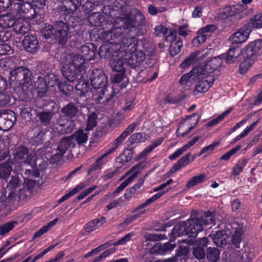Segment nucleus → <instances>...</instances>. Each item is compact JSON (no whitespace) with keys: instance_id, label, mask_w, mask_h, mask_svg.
Wrapping results in <instances>:
<instances>
[{"instance_id":"nucleus-1","label":"nucleus","mask_w":262,"mask_h":262,"mask_svg":"<svg viewBox=\"0 0 262 262\" xmlns=\"http://www.w3.org/2000/svg\"><path fill=\"white\" fill-rule=\"evenodd\" d=\"M64 19L67 21L66 17ZM43 35L46 39H54L61 45L66 44L69 40V46L73 49L79 48L83 40L80 32L76 31L74 28H70L67 22L61 20L56 21L55 27L50 25H48Z\"/></svg>"},{"instance_id":"nucleus-2","label":"nucleus","mask_w":262,"mask_h":262,"mask_svg":"<svg viewBox=\"0 0 262 262\" xmlns=\"http://www.w3.org/2000/svg\"><path fill=\"white\" fill-rule=\"evenodd\" d=\"M145 18L142 13L137 9H132L127 13H123L121 16L113 21L112 28L116 31L122 29L134 28L137 36H143L146 33Z\"/></svg>"},{"instance_id":"nucleus-3","label":"nucleus","mask_w":262,"mask_h":262,"mask_svg":"<svg viewBox=\"0 0 262 262\" xmlns=\"http://www.w3.org/2000/svg\"><path fill=\"white\" fill-rule=\"evenodd\" d=\"M205 222L201 219H193V214L186 221L176 225L170 233L168 234L170 242H174L177 237L186 235L194 238L198 233L203 231V225Z\"/></svg>"},{"instance_id":"nucleus-4","label":"nucleus","mask_w":262,"mask_h":262,"mask_svg":"<svg viewBox=\"0 0 262 262\" xmlns=\"http://www.w3.org/2000/svg\"><path fill=\"white\" fill-rule=\"evenodd\" d=\"M121 31H116L115 29L109 31H104L102 34V38L107 43L102 45L97 52V56L101 58L108 59L110 61L117 56L120 53L116 40L119 41L118 38L121 36Z\"/></svg>"},{"instance_id":"nucleus-5","label":"nucleus","mask_w":262,"mask_h":262,"mask_svg":"<svg viewBox=\"0 0 262 262\" xmlns=\"http://www.w3.org/2000/svg\"><path fill=\"white\" fill-rule=\"evenodd\" d=\"M262 49V39H255L246 45L243 50V61L240 63L238 71L245 74L260 55Z\"/></svg>"},{"instance_id":"nucleus-6","label":"nucleus","mask_w":262,"mask_h":262,"mask_svg":"<svg viewBox=\"0 0 262 262\" xmlns=\"http://www.w3.org/2000/svg\"><path fill=\"white\" fill-rule=\"evenodd\" d=\"M89 79L94 90L93 92V99L97 103H100V100L108 91V89L111 90L112 92L114 91V87H109L107 85L108 83L107 77L103 71L101 70L96 69L91 73Z\"/></svg>"},{"instance_id":"nucleus-7","label":"nucleus","mask_w":262,"mask_h":262,"mask_svg":"<svg viewBox=\"0 0 262 262\" xmlns=\"http://www.w3.org/2000/svg\"><path fill=\"white\" fill-rule=\"evenodd\" d=\"M10 79L12 82L25 92L32 84L31 71L25 67H18L10 71Z\"/></svg>"},{"instance_id":"nucleus-8","label":"nucleus","mask_w":262,"mask_h":262,"mask_svg":"<svg viewBox=\"0 0 262 262\" xmlns=\"http://www.w3.org/2000/svg\"><path fill=\"white\" fill-rule=\"evenodd\" d=\"M21 180H19L18 176H12L10 180L7 183L6 187H4L1 200H3L4 198L8 200L10 202L16 197L20 199L23 196L21 192L24 191L23 187H21Z\"/></svg>"},{"instance_id":"nucleus-9","label":"nucleus","mask_w":262,"mask_h":262,"mask_svg":"<svg viewBox=\"0 0 262 262\" xmlns=\"http://www.w3.org/2000/svg\"><path fill=\"white\" fill-rule=\"evenodd\" d=\"M106 5L102 9L103 13L110 18L116 19L127 11L126 0H106Z\"/></svg>"},{"instance_id":"nucleus-10","label":"nucleus","mask_w":262,"mask_h":262,"mask_svg":"<svg viewBox=\"0 0 262 262\" xmlns=\"http://www.w3.org/2000/svg\"><path fill=\"white\" fill-rule=\"evenodd\" d=\"M121 36L118 38L119 41L116 40L119 52L122 56H127V54L131 52L137 51L139 49V39L135 36L123 37Z\"/></svg>"},{"instance_id":"nucleus-11","label":"nucleus","mask_w":262,"mask_h":262,"mask_svg":"<svg viewBox=\"0 0 262 262\" xmlns=\"http://www.w3.org/2000/svg\"><path fill=\"white\" fill-rule=\"evenodd\" d=\"M209 243V239L207 237H204L199 239L190 238L187 243L190 245H193L192 254L193 256L199 259H204L206 257V248Z\"/></svg>"},{"instance_id":"nucleus-12","label":"nucleus","mask_w":262,"mask_h":262,"mask_svg":"<svg viewBox=\"0 0 262 262\" xmlns=\"http://www.w3.org/2000/svg\"><path fill=\"white\" fill-rule=\"evenodd\" d=\"M114 19L106 17L99 12H94L89 17L88 20L90 24L92 26L100 27L101 29L108 28V30L105 31H109L112 29Z\"/></svg>"},{"instance_id":"nucleus-13","label":"nucleus","mask_w":262,"mask_h":262,"mask_svg":"<svg viewBox=\"0 0 262 262\" xmlns=\"http://www.w3.org/2000/svg\"><path fill=\"white\" fill-rule=\"evenodd\" d=\"M201 75L197 78L195 82H196L194 86V92L204 93L213 84L215 78L213 75H206V73L200 72Z\"/></svg>"},{"instance_id":"nucleus-14","label":"nucleus","mask_w":262,"mask_h":262,"mask_svg":"<svg viewBox=\"0 0 262 262\" xmlns=\"http://www.w3.org/2000/svg\"><path fill=\"white\" fill-rule=\"evenodd\" d=\"M29 149L25 146L20 145L12 148V161L14 163H24L31 165L33 157L31 155L29 154Z\"/></svg>"},{"instance_id":"nucleus-15","label":"nucleus","mask_w":262,"mask_h":262,"mask_svg":"<svg viewBox=\"0 0 262 262\" xmlns=\"http://www.w3.org/2000/svg\"><path fill=\"white\" fill-rule=\"evenodd\" d=\"M79 0H62V3L57 6L59 12L66 17L71 16L81 4Z\"/></svg>"},{"instance_id":"nucleus-16","label":"nucleus","mask_w":262,"mask_h":262,"mask_svg":"<svg viewBox=\"0 0 262 262\" xmlns=\"http://www.w3.org/2000/svg\"><path fill=\"white\" fill-rule=\"evenodd\" d=\"M126 59L127 64L133 69L138 71L145 58V54L142 51L137 49V51L131 52L127 54Z\"/></svg>"},{"instance_id":"nucleus-17","label":"nucleus","mask_w":262,"mask_h":262,"mask_svg":"<svg viewBox=\"0 0 262 262\" xmlns=\"http://www.w3.org/2000/svg\"><path fill=\"white\" fill-rule=\"evenodd\" d=\"M84 73L81 70L76 69L75 67L69 64L64 66L62 69V74L65 79L73 84L82 78Z\"/></svg>"},{"instance_id":"nucleus-18","label":"nucleus","mask_w":262,"mask_h":262,"mask_svg":"<svg viewBox=\"0 0 262 262\" xmlns=\"http://www.w3.org/2000/svg\"><path fill=\"white\" fill-rule=\"evenodd\" d=\"M76 82L77 83H74V87L77 96L80 97H85L86 99H93V91L90 87L89 83L88 81L80 78Z\"/></svg>"},{"instance_id":"nucleus-19","label":"nucleus","mask_w":262,"mask_h":262,"mask_svg":"<svg viewBox=\"0 0 262 262\" xmlns=\"http://www.w3.org/2000/svg\"><path fill=\"white\" fill-rule=\"evenodd\" d=\"M76 82L77 83H74V87L77 96L80 97H85L86 99H93V91L90 87L89 83L88 81L80 78Z\"/></svg>"},{"instance_id":"nucleus-20","label":"nucleus","mask_w":262,"mask_h":262,"mask_svg":"<svg viewBox=\"0 0 262 262\" xmlns=\"http://www.w3.org/2000/svg\"><path fill=\"white\" fill-rule=\"evenodd\" d=\"M42 158L50 160L52 163H57L62 159L64 154L60 152L57 148L52 150L51 147H43L38 150Z\"/></svg>"},{"instance_id":"nucleus-21","label":"nucleus","mask_w":262,"mask_h":262,"mask_svg":"<svg viewBox=\"0 0 262 262\" xmlns=\"http://www.w3.org/2000/svg\"><path fill=\"white\" fill-rule=\"evenodd\" d=\"M97 47L93 43H86L81 46L79 54L87 61L94 60L97 57Z\"/></svg>"},{"instance_id":"nucleus-22","label":"nucleus","mask_w":262,"mask_h":262,"mask_svg":"<svg viewBox=\"0 0 262 262\" xmlns=\"http://www.w3.org/2000/svg\"><path fill=\"white\" fill-rule=\"evenodd\" d=\"M23 46L26 51L34 54L39 49L38 40L36 35L27 34L23 40Z\"/></svg>"},{"instance_id":"nucleus-23","label":"nucleus","mask_w":262,"mask_h":262,"mask_svg":"<svg viewBox=\"0 0 262 262\" xmlns=\"http://www.w3.org/2000/svg\"><path fill=\"white\" fill-rule=\"evenodd\" d=\"M252 31V29L249 28L245 24L230 37L229 40L233 44L236 45L244 42L247 40L249 34Z\"/></svg>"},{"instance_id":"nucleus-24","label":"nucleus","mask_w":262,"mask_h":262,"mask_svg":"<svg viewBox=\"0 0 262 262\" xmlns=\"http://www.w3.org/2000/svg\"><path fill=\"white\" fill-rule=\"evenodd\" d=\"M222 65L220 59L216 57L207 61L203 67L200 66L199 70L201 72H203L206 75H211L215 70H217Z\"/></svg>"},{"instance_id":"nucleus-25","label":"nucleus","mask_w":262,"mask_h":262,"mask_svg":"<svg viewBox=\"0 0 262 262\" xmlns=\"http://www.w3.org/2000/svg\"><path fill=\"white\" fill-rule=\"evenodd\" d=\"M18 109L21 117L29 121H33L36 117L37 110L29 106L27 104H22L19 105Z\"/></svg>"},{"instance_id":"nucleus-26","label":"nucleus","mask_w":262,"mask_h":262,"mask_svg":"<svg viewBox=\"0 0 262 262\" xmlns=\"http://www.w3.org/2000/svg\"><path fill=\"white\" fill-rule=\"evenodd\" d=\"M34 87L39 98H42L47 96L48 86L45 78L38 77L34 83Z\"/></svg>"},{"instance_id":"nucleus-27","label":"nucleus","mask_w":262,"mask_h":262,"mask_svg":"<svg viewBox=\"0 0 262 262\" xmlns=\"http://www.w3.org/2000/svg\"><path fill=\"white\" fill-rule=\"evenodd\" d=\"M168 242L165 243L162 245H158L153 247L151 248V252L157 253L160 255H165L170 253L172 250L176 247V244L172 243L173 242H170V239Z\"/></svg>"},{"instance_id":"nucleus-28","label":"nucleus","mask_w":262,"mask_h":262,"mask_svg":"<svg viewBox=\"0 0 262 262\" xmlns=\"http://www.w3.org/2000/svg\"><path fill=\"white\" fill-rule=\"evenodd\" d=\"M137 123L133 122L129 125H128L125 129L115 139L114 142V150L115 148L118 147L123 141L126 139V138L130 135L135 129V128L137 126Z\"/></svg>"},{"instance_id":"nucleus-29","label":"nucleus","mask_w":262,"mask_h":262,"mask_svg":"<svg viewBox=\"0 0 262 262\" xmlns=\"http://www.w3.org/2000/svg\"><path fill=\"white\" fill-rule=\"evenodd\" d=\"M106 222V219L104 216L89 221L85 224L84 229L85 231L89 234L102 226Z\"/></svg>"},{"instance_id":"nucleus-30","label":"nucleus","mask_w":262,"mask_h":262,"mask_svg":"<svg viewBox=\"0 0 262 262\" xmlns=\"http://www.w3.org/2000/svg\"><path fill=\"white\" fill-rule=\"evenodd\" d=\"M200 72L199 66L193 68L189 72L184 74L181 77L179 83L181 84L185 85L191 78L193 81H195L196 78L201 75Z\"/></svg>"},{"instance_id":"nucleus-31","label":"nucleus","mask_w":262,"mask_h":262,"mask_svg":"<svg viewBox=\"0 0 262 262\" xmlns=\"http://www.w3.org/2000/svg\"><path fill=\"white\" fill-rule=\"evenodd\" d=\"M76 145L75 140L72 136L64 137L62 138L57 146V149L60 152L65 154L66 151L71 148H74Z\"/></svg>"},{"instance_id":"nucleus-32","label":"nucleus","mask_w":262,"mask_h":262,"mask_svg":"<svg viewBox=\"0 0 262 262\" xmlns=\"http://www.w3.org/2000/svg\"><path fill=\"white\" fill-rule=\"evenodd\" d=\"M68 64L75 67L76 69L81 70L85 72L86 67H88V61L79 54H74L72 57V62Z\"/></svg>"},{"instance_id":"nucleus-33","label":"nucleus","mask_w":262,"mask_h":262,"mask_svg":"<svg viewBox=\"0 0 262 262\" xmlns=\"http://www.w3.org/2000/svg\"><path fill=\"white\" fill-rule=\"evenodd\" d=\"M228 238V235L225 230L216 231L213 238L214 244L220 247H224L227 244Z\"/></svg>"},{"instance_id":"nucleus-34","label":"nucleus","mask_w":262,"mask_h":262,"mask_svg":"<svg viewBox=\"0 0 262 262\" xmlns=\"http://www.w3.org/2000/svg\"><path fill=\"white\" fill-rule=\"evenodd\" d=\"M240 53L241 50L238 47H233L229 49L227 54L222 55V56L227 63L231 64L236 61Z\"/></svg>"},{"instance_id":"nucleus-35","label":"nucleus","mask_w":262,"mask_h":262,"mask_svg":"<svg viewBox=\"0 0 262 262\" xmlns=\"http://www.w3.org/2000/svg\"><path fill=\"white\" fill-rule=\"evenodd\" d=\"M126 59L122 58H118L115 56L110 61L113 72H126Z\"/></svg>"},{"instance_id":"nucleus-36","label":"nucleus","mask_w":262,"mask_h":262,"mask_svg":"<svg viewBox=\"0 0 262 262\" xmlns=\"http://www.w3.org/2000/svg\"><path fill=\"white\" fill-rule=\"evenodd\" d=\"M78 112V108L72 102L69 103L61 110V114L70 119L76 117Z\"/></svg>"},{"instance_id":"nucleus-37","label":"nucleus","mask_w":262,"mask_h":262,"mask_svg":"<svg viewBox=\"0 0 262 262\" xmlns=\"http://www.w3.org/2000/svg\"><path fill=\"white\" fill-rule=\"evenodd\" d=\"M54 113L52 111H37L36 117H38L39 120L42 125L48 126L51 123Z\"/></svg>"},{"instance_id":"nucleus-38","label":"nucleus","mask_w":262,"mask_h":262,"mask_svg":"<svg viewBox=\"0 0 262 262\" xmlns=\"http://www.w3.org/2000/svg\"><path fill=\"white\" fill-rule=\"evenodd\" d=\"M239 7L240 6L239 5L225 7L223 9L222 11L219 14V16L222 19L224 20L235 16L238 13L237 10L238 7Z\"/></svg>"},{"instance_id":"nucleus-39","label":"nucleus","mask_w":262,"mask_h":262,"mask_svg":"<svg viewBox=\"0 0 262 262\" xmlns=\"http://www.w3.org/2000/svg\"><path fill=\"white\" fill-rule=\"evenodd\" d=\"M14 163L9 159L5 162L0 163V174L2 178L6 179L10 176L12 170V165Z\"/></svg>"},{"instance_id":"nucleus-40","label":"nucleus","mask_w":262,"mask_h":262,"mask_svg":"<svg viewBox=\"0 0 262 262\" xmlns=\"http://www.w3.org/2000/svg\"><path fill=\"white\" fill-rule=\"evenodd\" d=\"M220 253L221 251L216 248H207L206 257L207 262H217L220 259Z\"/></svg>"},{"instance_id":"nucleus-41","label":"nucleus","mask_w":262,"mask_h":262,"mask_svg":"<svg viewBox=\"0 0 262 262\" xmlns=\"http://www.w3.org/2000/svg\"><path fill=\"white\" fill-rule=\"evenodd\" d=\"M59 91L66 96H70L74 89V83L73 84L66 80L61 81L58 84Z\"/></svg>"},{"instance_id":"nucleus-42","label":"nucleus","mask_w":262,"mask_h":262,"mask_svg":"<svg viewBox=\"0 0 262 262\" xmlns=\"http://www.w3.org/2000/svg\"><path fill=\"white\" fill-rule=\"evenodd\" d=\"M15 24L14 16L7 14L0 16V26L3 28H9L13 27Z\"/></svg>"},{"instance_id":"nucleus-43","label":"nucleus","mask_w":262,"mask_h":262,"mask_svg":"<svg viewBox=\"0 0 262 262\" xmlns=\"http://www.w3.org/2000/svg\"><path fill=\"white\" fill-rule=\"evenodd\" d=\"M246 25L252 30L262 28V12L251 18Z\"/></svg>"},{"instance_id":"nucleus-44","label":"nucleus","mask_w":262,"mask_h":262,"mask_svg":"<svg viewBox=\"0 0 262 262\" xmlns=\"http://www.w3.org/2000/svg\"><path fill=\"white\" fill-rule=\"evenodd\" d=\"M189 154H186L179 159L177 162L174 164L170 171L172 172H175L182 167L188 165L190 163L189 162Z\"/></svg>"},{"instance_id":"nucleus-45","label":"nucleus","mask_w":262,"mask_h":262,"mask_svg":"<svg viewBox=\"0 0 262 262\" xmlns=\"http://www.w3.org/2000/svg\"><path fill=\"white\" fill-rule=\"evenodd\" d=\"M244 233L242 229L235 230L232 237V244L236 249H240V244L243 241Z\"/></svg>"},{"instance_id":"nucleus-46","label":"nucleus","mask_w":262,"mask_h":262,"mask_svg":"<svg viewBox=\"0 0 262 262\" xmlns=\"http://www.w3.org/2000/svg\"><path fill=\"white\" fill-rule=\"evenodd\" d=\"M183 47V41L182 39H178L176 41L170 44L169 46V55L171 57H174L178 54L181 51Z\"/></svg>"},{"instance_id":"nucleus-47","label":"nucleus","mask_w":262,"mask_h":262,"mask_svg":"<svg viewBox=\"0 0 262 262\" xmlns=\"http://www.w3.org/2000/svg\"><path fill=\"white\" fill-rule=\"evenodd\" d=\"M196 117V119H194V120H195L194 124L193 126H190L189 127V128L188 129V130L181 133L179 132V131L180 130V128H178L177 129L176 134H177V137H184L185 135L188 134L190 132V130H191L192 129L194 128L195 126L198 124V122L201 118V115L199 113H193L192 115L187 117L188 118H191L192 117Z\"/></svg>"},{"instance_id":"nucleus-48","label":"nucleus","mask_w":262,"mask_h":262,"mask_svg":"<svg viewBox=\"0 0 262 262\" xmlns=\"http://www.w3.org/2000/svg\"><path fill=\"white\" fill-rule=\"evenodd\" d=\"M75 141L78 144H82L86 143L88 140L87 133H84L81 129H79L75 132L73 137Z\"/></svg>"},{"instance_id":"nucleus-49","label":"nucleus","mask_w":262,"mask_h":262,"mask_svg":"<svg viewBox=\"0 0 262 262\" xmlns=\"http://www.w3.org/2000/svg\"><path fill=\"white\" fill-rule=\"evenodd\" d=\"M248 163V160L243 158L239 160L236 165L233 167L232 174L236 177L243 170Z\"/></svg>"},{"instance_id":"nucleus-50","label":"nucleus","mask_w":262,"mask_h":262,"mask_svg":"<svg viewBox=\"0 0 262 262\" xmlns=\"http://www.w3.org/2000/svg\"><path fill=\"white\" fill-rule=\"evenodd\" d=\"M14 6L17 9V13L21 15L23 14H26L28 12V8H31L32 6L29 3H24V1L22 2H16Z\"/></svg>"},{"instance_id":"nucleus-51","label":"nucleus","mask_w":262,"mask_h":262,"mask_svg":"<svg viewBox=\"0 0 262 262\" xmlns=\"http://www.w3.org/2000/svg\"><path fill=\"white\" fill-rule=\"evenodd\" d=\"M17 224V221H11L0 226V236H4L13 229Z\"/></svg>"},{"instance_id":"nucleus-52","label":"nucleus","mask_w":262,"mask_h":262,"mask_svg":"<svg viewBox=\"0 0 262 262\" xmlns=\"http://www.w3.org/2000/svg\"><path fill=\"white\" fill-rule=\"evenodd\" d=\"M45 132L40 128L35 129L34 131L33 143L37 145L41 144L45 139Z\"/></svg>"},{"instance_id":"nucleus-53","label":"nucleus","mask_w":262,"mask_h":262,"mask_svg":"<svg viewBox=\"0 0 262 262\" xmlns=\"http://www.w3.org/2000/svg\"><path fill=\"white\" fill-rule=\"evenodd\" d=\"M197 54L195 52L191 53L180 64V68L182 69L189 68L191 64L195 62L196 60Z\"/></svg>"},{"instance_id":"nucleus-54","label":"nucleus","mask_w":262,"mask_h":262,"mask_svg":"<svg viewBox=\"0 0 262 262\" xmlns=\"http://www.w3.org/2000/svg\"><path fill=\"white\" fill-rule=\"evenodd\" d=\"M205 179L206 175L204 173L194 176L189 179L186 186L187 188L192 187L199 184L202 183L205 181Z\"/></svg>"},{"instance_id":"nucleus-55","label":"nucleus","mask_w":262,"mask_h":262,"mask_svg":"<svg viewBox=\"0 0 262 262\" xmlns=\"http://www.w3.org/2000/svg\"><path fill=\"white\" fill-rule=\"evenodd\" d=\"M146 140V134L145 133H135L131 135L128 139V142L130 144L135 143L144 142Z\"/></svg>"},{"instance_id":"nucleus-56","label":"nucleus","mask_w":262,"mask_h":262,"mask_svg":"<svg viewBox=\"0 0 262 262\" xmlns=\"http://www.w3.org/2000/svg\"><path fill=\"white\" fill-rule=\"evenodd\" d=\"M167 191H168V190H167L166 191H160V192L155 194V195L152 196L151 198L147 199L145 202H144L143 203L139 205L137 207V209H142L144 208V207H147L150 204L154 202L158 199H160L165 193V192H166Z\"/></svg>"},{"instance_id":"nucleus-57","label":"nucleus","mask_w":262,"mask_h":262,"mask_svg":"<svg viewBox=\"0 0 262 262\" xmlns=\"http://www.w3.org/2000/svg\"><path fill=\"white\" fill-rule=\"evenodd\" d=\"M213 213L211 212L210 211H208L207 212H204V216L206 218V219H204L203 218H199L195 217V214H193V219H201L204 222H205V224L203 225V230H204V226L205 225H210V224H214L215 220L214 219Z\"/></svg>"},{"instance_id":"nucleus-58","label":"nucleus","mask_w":262,"mask_h":262,"mask_svg":"<svg viewBox=\"0 0 262 262\" xmlns=\"http://www.w3.org/2000/svg\"><path fill=\"white\" fill-rule=\"evenodd\" d=\"M97 115L93 112L88 116L86 130L89 131L92 130L97 124Z\"/></svg>"},{"instance_id":"nucleus-59","label":"nucleus","mask_w":262,"mask_h":262,"mask_svg":"<svg viewBox=\"0 0 262 262\" xmlns=\"http://www.w3.org/2000/svg\"><path fill=\"white\" fill-rule=\"evenodd\" d=\"M83 188V187H81L80 186H77L75 188H74L72 190L70 191L68 193L65 194L64 195H63L61 198H60L58 200V203L59 204H61L65 201L67 200L68 199H69L71 196L74 195V194L77 193L79 192L81 190H82Z\"/></svg>"},{"instance_id":"nucleus-60","label":"nucleus","mask_w":262,"mask_h":262,"mask_svg":"<svg viewBox=\"0 0 262 262\" xmlns=\"http://www.w3.org/2000/svg\"><path fill=\"white\" fill-rule=\"evenodd\" d=\"M125 76L126 72H113V73L111 74L112 81L114 84H118L125 78Z\"/></svg>"},{"instance_id":"nucleus-61","label":"nucleus","mask_w":262,"mask_h":262,"mask_svg":"<svg viewBox=\"0 0 262 262\" xmlns=\"http://www.w3.org/2000/svg\"><path fill=\"white\" fill-rule=\"evenodd\" d=\"M81 5L82 10L85 14H90L94 9L95 7L98 6L96 3L92 0H86L83 4Z\"/></svg>"},{"instance_id":"nucleus-62","label":"nucleus","mask_w":262,"mask_h":262,"mask_svg":"<svg viewBox=\"0 0 262 262\" xmlns=\"http://www.w3.org/2000/svg\"><path fill=\"white\" fill-rule=\"evenodd\" d=\"M11 94L5 90L3 92H0V106L10 104Z\"/></svg>"},{"instance_id":"nucleus-63","label":"nucleus","mask_w":262,"mask_h":262,"mask_svg":"<svg viewBox=\"0 0 262 262\" xmlns=\"http://www.w3.org/2000/svg\"><path fill=\"white\" fill-rule=\"evenodd\" d=\"M121 172L120 170L116 168L115 170H112L111 169H105L104 171V174L102 176L103 181H106L108 179L114 178L116 175Z\"/></svg>"},{"instance_id":"nucleus-64","label":"nucleus","mask_w":262,"mask_h":262,"mask_svg":"<svg viewBox=\"0 0 262 262\" xmlns=\"http://www.w3.org/2000/svg\"><path fill=\"white\" fill-rule=\"evenodd\" d=\"M242 147L241 145H237L235 147L231 149L227 152H226L225 154L222 155L221 158V160L228 161L229 160L231 156L236 154L237 151L239 150Z\"/></svg>"}]
</instances>
